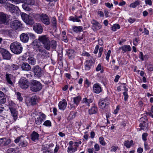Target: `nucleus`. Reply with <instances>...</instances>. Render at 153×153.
<instances>
[{"mask_svg":"<svg viewBox=\"0 0 153 153\" xmlns=\"http://www.w3.org/2000/svg\"><path fill=\"white\" fill-rule=\"evenodd\" d=\"M100 142L103 146H105V143L104 140V138L102 137H101L99 138Z\"/></svg>","mask_w":153,"mask_h":153,"instance_id":"nucleus-50","label":"nucleus"},{"mask_svg":"<svg viewBox=\"0 0 153 153\" xmlns=\"http://www.w3.org/2000/svg\"><path fill=\"white\" fill-rule=\"evenodd\" d=\"M46 116L43 113H41L38 117L35 118V123L37 125H39L45 119Z\"/></svg>","mask_w":153,"mask_h":153,"instance_id":"nucleus-11","label":"nucleus"},{"mask_svg":"<svg viewBox=\"0 0 153 153\" xmlns=\"http://www.w3.org/2000/svg\"><path fill=\"white\" fill-rule=\"evenodd\" d=\"M81 98L79 96H77L74 97L73 98V102L75 104L77 105L80 100H81Z\"/></svg>","mask_w":153,"mask_h":153,"instance_id":"nucleus-39","label":"nucleus"},{"mask_svg":"<svg viewBox=\"0 0 153 153\" xmlns=\"http://www.w3.org/2000/svg\"><path fill=\"white\" fill-rule=\"evenodd\" d=\"M6 20V14L2 12H0V24L5 23Z\"/></svg>","mask_w":153,"mask_h":153,"instance_id":"nucleus-22","label":"nucleus"},{"mask_svg":"<svg viewBox=\"0 0 153 153\" xmlns=\"http://www.w3.org/2000/svg\"><path fill=\"white\" fill-rule=\"evenodd\" d=\"M6 76L7 83L11 85H13V83L11 80L13 77V76L10 74H6Z\"/></svg>","mask_w":153,"mask_h":153,"instance_id":"nucleus-27","label":"nucleus"},{"mask_svg":"<svg viewBox=\"0 0 153 153\" xmlns=\"http://www.w3.org/2000/svg\"><path fill=\"white\" fill-rule=\"evenodd\" d=\"M19 84L20 87L22 89H26L28 88L29 85V82L26 78L22 77L19 80Z\"/></svg>","mask_w":153,"mask_h":153,"instance_id":"nucleus-8","label":"nucleus"},{"mask_svg":"<svg viewBox=\"0 0 153 153\" xmlns=\"http://www.w3.org/2000/svg\"><path fill=\"white\" fill-rule=\"evenodd\" d=\"M93 101V99L91 98L87 99V98H84L83 99L82 102L85 104L89 106L90 104Z\"/></svg>","mask_w":153,"mask_h":153,"instance_id":"nucleus-30","label":"nucleus"},{"mask_svg":"<svg viewBox=\"0 0 153 153\" xmlns=\"http://www.w3.org/2000/svg\"><path fill=\"white\" fill-rule=\"evenodd\" d=\"M24 4L22 5L23 8L25 10L29 11L31 10L28 5H33L35 4L34 0H21Z\"/></svg>","mask_w":153,"mask_h":153,"instance_id":"nucleus-5","label":"nucleus"},{"mask_svg":"<svg viewBox=\"0 0 153 153\" xmlns=\"http://www.w3.org/2000/svg\"><path fill=\"white\" fill-rule=\"evenodd\" d=\"M21 68L22 70L25 71H29L31 69V66L27 63H23L21 65Z\"/></svg>","mask_w":153,"mask_h":153,"instance_id":"nucleus-23","label":"nucleus"},{"mask_svg":"<svg viewBox=\"0 0 153 153\" xmlns=\"http://www.w3.org/2000/svg\"><path fill=\"white\" fill-rule=\"evenodd\" d=\"M146 121L147 118L146 117H142L140 118V123L139 126L141 127V129L143 130L145 129V128H147L146 123Z\"/></svg>","mask_w":153,"mask_h":153,"instance_id":"nucleus-15","label":"nucleus"},{"mask_svg":"<svg viewBox=\"0 0 153 153\" xmlns=\"http://www.w3.org/2000/svg\"><path fill=\"white\" fill-rule=\"evenodd\" d=\"M67 105V102L65 100L60 101L58 104L59 109L64 110L65 108Z\"/></svg>","mask_w":153,"mask_h":153,"instance_id":"nucleus-21","label":"nucleus"},{"mask_svg":"<svg viewBox=\"0 0 153 153\" xmlns=\"http://www.w3.org/2000/svg\"><path fill=\"white\" fill-rule=\"evenodd\" d=\"M73 30L74 32L77 33L83 31L82 27V26H74L73 27Z\"/></svg>","mask_w":153,"mask_h":153,"instance_id":"nucleus-32","label":"nucleus"},{"mask_svg":"<svg viewBox=\"0 0 153 153\" xmlns=\"http://www.w3.org/2000/svg\"><path fill=\"white\" fill-rule=\"evenodd\" d=\"M30 89L33 92H37L41 90L42 88V84L39 82L35 80L31 81Z\"/></svg>","mask_w":153,"mask_h":153,"instance_id":"nucleus-3","label":"nucleus"},{"mask_svg":"<svg viewBox=\"0 0 153 153\" xmlns=\"http://www.w3.org/2000/svg\"><path fill=\"white\" fill-rule=\"evenodd\" d=\"M41 21L44 24L49 25L50 24L48 16L46 14H42L40 16Z\"/></svg>","mask_w":153,"mask_h":153,"instance_id":"nucleus-14","label":"nucleus"},{"mask_svg":"<svg viewBox=\"0 0 153 153\" xmlns=\"http://www.w3.org/2000/svg\"><path fill=\"white\" fill-rule=\"evenodd\" d=\"M100 100L107 105H108L110 104L111 102L110 98L108 97H106L105 98L101 99Z\"/></svg>","mask_w":153,"mask_h":153,"instance_id":"nucleus-38","label":"nucleus"},{"mask_svg":"<svg viewBox=\"0 0 153 153\" xmlns=\"http://www.w3.org/2000/svg\"><path fill=\"white\" fill-rule=\"evenodd\" d=\"M147 68L149 71H153V65L151 64H149L147 66Z\"/></svg>","mask_w":153,"mask_h":153,"instance_id":"nucleus-54","label":"nucleus"},{"mask_svg":"<svg viewBox=\"0 0 153 153\" xmlns=\"http://www.w3.org/2000/svg\"><path fill=\"white\" fill-rule=\"evenodd\" d=\"M0 52L1 54L3 59L10 60L11 57V54L6 49L3 48H0Z\"/></svg>","mask_w":153,"mask_h":153,"instance_id":"nucleus-9","label":"nucleus"},{"mask_svg":"<svg viewBox=\"0 0 153 153\" xmlns=\"http://www.w3.org/2000/svg\"><path fill=\"white\" fill-rule=\"evenodd\" d=\"M9 10L12 13H16V8L17 7H16L15 5H13L12 4H10L8 7Z\"/></svg>","mask_w":153,"mask_h":153,"instance_id":"nucleus-36","label":"nucleus"},{"mask_svg":"<svg viewBox=\"0 0 153 153\" xmlns=\"http://www.w3.org/2000/svg\"><path fill=\"white\" fill-rule=\"evenodd\" d=\"M91 22L92 25V29L94 31L98 30L101 28V25L96 20L93 19Z\"/></svg>","mask_w":153,"mask_h":153,"instance_id":"nucleus-10","label":"nucleus"},{"mask_svg":"<svg viewBox=\"0 0 153 153\" xmlns=\"http://www.w3.org/2000/svg\"><path fill=\"white\" fill-rule=\"evenodd\" d=\"M105 5L109 8H111V7H112L113 6L112 4H110L109 2L105 3Z\"/></svg>","mask_w":153,"mask_h":153,"instance_id":"nucleus-58","label":"nucleus"},{"mask_svg":"<svg viewBox=\"0 0 153 153\" xmlns=\"http://www.w3.org/2000/svg\"><path fill=\"white\" fill-rule=\"evenodd\" d=\"M20 38L21 40L24 43L27 42L29 39L28 34L26 33H23L20 35Z\"/></svg>","mask_w":153,"mask_h":153,"instance_id":"nucleus-20","label":"nucleus"},{"mask_svg":"<svg viewBox=\"0 0 153 153\" xmlns=\"http://www.w3.org/2000/svg\"><path fill=\"white\" fill-rule=\"evenodd\" d=\"M148 135V134L146 133H144L142 135V139L144 142H146L147 140V137Z\"/></svg>","mask_w":153,"mask_h":153,"instance_id":"nucleus-49","label":"nucleus"},{"mask_svg":"<svg viewBox=\"0 0 153 153\" xmlns=\"http://www.w3.org/2000/svg\"><path fill=\"white\" fill-rule=\"evenodd\" d=\"M118 148L117 146H113L111 147V151L115 152Z\"/></svg>","mask_w":153,"mask_h":153,"instance_id":"nucleus-64","label":"nucleus"},{"mask_svg":"<svg viewBox=\"0 0 153 153\" xmlns=\"http://www.w3.org/2000/svg\"><path fill=\"white\" fill-rule=\"evenodd\" d=\"M82 142L81 141H79L78 142H74V146L77 147H79V144H81Z\"/></svg>","mask_w":153,"mask_h":153,"instance_id":"nucleus-61","label":"nucleus"},{"mask_svg":"<svg viewBox=\"0 0 153 153\" xmlns=\"http://www.w3.org/2000/svg\"><path fill=\"white\" fill-rule=\"evenodd\" d=\"M140 1L139 0H136L134 2L131 3L129 6L130 7L135 8L140 4Z\"/></svg>","mask_w":153,"mask_h":153,"instance_id":"nucleus-35","label":"nucleus"},{"mask_svg":"<svg viewBox=\"0 0 153 153\" xmlns=\"http://www.w3.org/2000/svg\"><path fill=\"white\" fill-rule=\"evenodd\" d=\"M51 23L52 25L55 28L56 27V18L53 17L51 19Z\"/></svg>","mask_w":153,"mask_h":153,"instance_id":"nucleus-46","label":"nucleus"},{"mask_svg":"<svg viewBox=\"0 0 153 153\" xmlns=\"http://www.w3.org/2000/svg\"><path fill=\"white\" fill-rule=\"evenodd\" d=\"M14 150L13 149L10 148L8 149L7 150V153H14Z\"/></svg>","mask_w":153,"mask_h":153,"instance_id":"nucleus-63","label":"nucleus"},{"mask_svg":"<svg viewBox=\"0 0 153 153\" xmlns=\"http://www.w3.org/2000/svg\"><path fill=\"white\" fill-rule=\"evenodd\" d=\"M124 146L127 148H130L131 146L133 144V141L132 140L130 141L128 140L125 141L124 142Z\"/></svg>","mask_w":153,"mask_h":153,"instance_id":"nucleus-33","label":"nucleus"},{"mask_svg":"<svg viewBox=\"0 0 153 153\" xmlns=\"http://www.w3.org/2000/svg\"><path fill=\"white\" fill-rule=\"evenodd\" d=\"M6 101L5 94L2 91H0V103L4 104Z\"/></svg>","mask_w":153,"mask_h":153,"instance_id":"nucleus-29","label":"nucleus"},{"mask_svg":"<svg viewBox=\"0 0 153 153\" xmlns=\"http://www.w3.org/2000/svg\"><path fill=\"white\" fill-rule=\"evenodd\" d=\"M10 48L12 52L17 54L20 53L23 49L21 44L17 42L12 43L10 45Z\"/></svg>","mask_w":153,"mask_h":153,"instance_id":"nucleus-2","label":"nucleus"},{"mask_svg":"<svg viewBox=\"0 0 153 153\" xmlns=\"http://www.w3.org/2000/svg\"><path fill=\"white\" fill-rule=\"evenodd\" d=\"M37 102H38L37 97L36 96H34L32 97L30 100H26V103L27 106H30L31 105H36Z\"/></svg>","mask_w":153,"mask_h":153,"instance_id":"nucleus-12","label":"nucleus"},{"mask_svg":"<svg viewBox=\"0 0 153 153\" xmlns=\"http://www.w3.org/2000/svg\"><path fill=\"white\" fill-rule=\"evenodd\" d=\"M29 36L31 39H34L35 38V36L34 35L31 33H28V36Z\"/></svg>","mask_w":153,"mask_h":153,"instance_id":"nucleus-60","label":"nucleus"},{"mask_svg":"<svg viewBox=\"0 0 153 153\" xmlns=\"http://www.w3.org/2000/svg\"><path fill=\"white\" fill-rule=\"evenodd\" d=\"M10 25L11 27L15 30L21 29L22 27V25L21 22L17 20L11 22Z\"/></svg>","mask_w":153,"mask_h":153,"instance_id":"nucleus-7","label":"nucleus"},{"mask_svg":"<svg viewBox=\"0 0 153 153\" xmlns=\"http://www.w3.org/2000/svg\"><path fill=\"white\" fill-rule=\"evenodd\" d=\"M16 96L17 99L20 102L22 101L23 99L20 92H18L16 93Z\"/></svg>","mask_w":153,"mask_h":153,"instance_id":"nucleus-47","label":"nucleus"},{"mask_svg":"<svg viewBox=\"0 0 153 153\" xmlns=\"http://www.w3.org/2000/svg\"><path fill=\"white\" fill-rule=\"evenodd\" d=\"M82 18V15H81L79 16L78 17L76 15H75L74 16H71L69 17V20L73 22H80L81 20L80 19Z\"/></svg>","mask_w":153,"mask_h":153,"instance_id":"nucleus-24","label":"nucleus"},{"mask_svg":"<svg viewBox=\"0 0 153 153\" xmlns=\"http://www.w3.org/2000/svg\"><path fill=\"white\" fill-rule=\"evenodd\" d=\"M18 112H15V113L11 114V116L13 118V119H12V120L10 121L9 123H10L11 124L12 123L16 121L18 118Z\"/></svg>","mask_w":153,"mask_h":153,"instance_id":"nucleus-34","label":"nucleus"},{"mask_svg":"<svg viewBox=\"0 0 153 153\" xmlns=\"http://www.w3.org/2000/svg\"><path fill=\"white\" fill-rule=\"evenodd\" d=\"M33 29L37 33L40 34L43 31V28L39 23H36L33 26Z\"/></svg>","mask_w":153,"mask_h":153,"instance_id":"nucleus-13","label":"nucleus"},{"mask_svg":"<svg viewBox=\"0 0 153 153\" xmlns=\"http://www.w3.org/2000/svg\"><path fill=\"white\" fill-rule=\"evenodd\" d=\"M145 2L146 4L151 6L152 4V2L151 0H145Z\"/></svg>","mask_w":153,"mask_h":153,"instance_id":"nucleus-56","label":"nucleus"},{"mask_svg":"<svg viewBox=\"0 0 153 153\" xmlns=\"http://www.w3.org/2000/svg\"><path fill=\"white\" fill-rule=\"evenodd\" d=\"M51 122L50 120H46L45 121L43 125L45 126H51Z\"/></svg>","mask_w":153,"mask_h":153,"instance_id":"nucleus-48","label":"nucleus"},{"mask_svg":"<svg viewBox=\"0 0 153 153\" xmlns=\"http://www.w3.org/2000/svg\"><path fill=\"white\" fill-rule=\"evenodd\" d=\"M28 62L32 65H34L36 63V59L33 56H29L27 59Z\"/></svg>","mask_w":153,"mask_h":153,"instance_id":"nucleus-31","label":"nucleus"},{"mask_svg":"<svg viewBox=\"0 0 153 153\" xmlns=\"http://www.w3.org/2000/svg\"><path fill=\"white\" fill-rule=\"evenodd\" d=\"M93 91L96 94H99L102 91L101 87L98 83L94 84L93 86Z\"/></svg>","mask_w":153,"mask_h":153,"instance_id":"nucleus-18","label":"nucleus"},{"mask_svg":"<svg viewBox=\"0 0 153 153\" xmlns=\"http://www.w3.org/2000/svg\"><path fill=\"white\" fill-rule=\"evenodd\" d=\"M123 94L124 97V100L125 101H127L128 97V96L127 93V92H123Z\"/></svg>","mask_w":153,"mask_h":153,"instance_id":"nucleus-51","label":"nucleus"},{"mask_svg":"<svg viewBox=\"0 0 153 153\" xmlns=\"http://www.w3.org/2000/svg\"><path fill=\"white\" fill-rule=\"evenodd\" d=\"M39 137V134L36 132L33 131L31 134V139L33 141H35L38 139Z\"/></svg>","mask_w":153,"mask_h":153,"instance_id":"nucleus-26","label":"nucleus"},{"mask_svg":"<svg viewBox=\"0 0 153 153\" xmlns=\"http://www.w3.org/2000/svg\"><path fill=\"white\" fill-rule=\"evenodd\" d=\"M144 57L145 56H143V53L142 52H140L139 55V57L140 58V59L142 60L143 61L144 60Z\"/></svg>","mask_w":153,"mask_h":153,"instance_id":"nucleus-57","label":"nucleus"},{"mask_svg":"<svg viewBox=\"0 0 153 153\" xmlns=\"http://www.w3.org/2000/svg\"><path fill=\"white\" fill-rule=\"evenodd\" d=\"M11 142L10 139H6L5 138H0V145L1 146H7Z\"/></svg>","mask_w":153,"mask_h":153,"instance_id":"nucleus-19","label":"nucleus"},{"mask_svg":"<svg viewBox=\"0 0 153 153\" xmlns=\"http://www.w3.org/2000/svg\"><path fill=\"white\" fill-rule=\"evenodd\" d=\"M8 103L10 110L15 108V104L12 101L8 100Z\"/></svg>","mask_w":153,"mask_h":153,"instance_id":"nucleus-40","label":"nucleus"},{"mask_svg":"<svg viewBox=\"0 0 153 153\" xmlns=\"http://www.w3.org/2000/svg\"><path fill=\"white\" fill-rule=\"evenodd\" d=\"M111 51L110 50H108L106 56V59L107 60H109V58L111 53Z\"/></svg>","mask_w":153,"mask_h":153,"instance_id":"nucleus-53","label":"nucleus"},{"mask_svg":"<svg viewBox=\"0 0 153 153\" xmlns=\"http://www.w3.org/2000/svg\"><path fill=\"white\" fill-rule=\"evenodd\" d=\"M120 28V26L118 24H115L111 27V30L114 31H115L117 30V29H119Z\"/></svg>","mask_w":153,"mask_h":153,"instance_id":"nucleus-45","label":"nucleus"},{"mask_svg":"<svg viewBox=\"0 0 153 153\" xmlns=\"http://www.w3.org/2000/svg\"><path fill=\"white\" fill-rule=\"evenodd\" d=\"M94 62L95 61L93 59L86 60L84 63L85 70H89L91 68Z\"/></svg>","mask_w":153,"mask_h":153,"instance_id":"nucleus-16","label":"nucleus"},{"mask_svg":"<svg viewBox=\"0 0 153 153\" xmlns=\"http://www.w3.org/2000/svg\"><path fill=\"white\" fill-rule=\"evenodd\" d=\"M10 111L11 114H13L14 113H15V112H18V111L16 110V107L13 108L11 109H10Z\"/></svg>","mask_w":153,"mask_h":153,"instance_id":"nucleus-59","label":"nucleus"},{"mask_svg":"<svg viewBox=\"0 0 153 153\" xmlns=\"http://www.w3.org/2000/svg\"><path fill=\"white\" fill-rule=\"evenodd\" d=\"M121 48L122 50L124 52H126L127 51H130L131 50V47L128 45H124Z\"/></svg>","mask_w":153,"mask_h":153,"instance_id":"nucleus-37","label":"nucleus"},{"mask_svg":"<svg viewBox=\"0 0 153 153\" xmlns=\"http://www.w3.org/2000/svg\"><path fill=\"white\" fill-rule=\"evenodd\" d=\"M62 40L65 42H68V40L66 35V33L65 31H62Z\"/></svg>","mask_w":153,"mask_h":153,"instance_id":"nucleus-42","label":"nucleus"},{"mask_svg":"<svg viewBox=\"0 0 153 153\" xmlns=\"http://www.w3.org/2000/svg\"><path fill=\"white\" fill-rule=\"evenodd\" d=\"M101 66L100 64H99L98 65H97L96 68V71H100L101 70Z\"/></svg>","mask_w":153,"mask_h":153,"instance_id":"nucleus-62","label":"nucleus"},{"mask_svg":"<svg viewBox=\"0 0 153 153\" xmlns=\"http://www.w3.org/2000/svg\"><path fill=\"white\" fill-rule=\"evenodd\" d=\"M21 16L23 20L27 25H32L34 23V20L31 16L25 13H22Z\"/></svg>","mask_w":153,"mask_h":153,"instance_id":"nucleus-4","label":"nucleus"},{"mask_svg":"<svg viewBox=\"0 0 153 153\" xmlns=\"http://www.w3.org/2000/svg\"><path fill=\"white\" fill-rule=\"evenodd\" d=\"M32 70L34 76L39 78H40L43 75V71L38 65L34 66L32 68Z\"/></svg>","mask_w":153,"mask_h":153,"instance_id":"nucleus-6","label":"nucleus"},{"mask_svg":"<svg viewBox=\"0 0 153 153\" xmlns=\"http://www.w3.org/2000/svg\"><path fill=\"white\" fill-rule=\"evenodd\" d=\"M94 149L97 151H98L100 149V148L99 145L97 143L95 144L94 146Z\"/></svg>","mask_w":153,"mask_h":153,"instance_id":"nucleus-55","label":"nucleus"},{"mask_svg":"<svg viewBox=\"0 0 153 153\" xmlns=\"http://www.w3.org/2000/svg\"><path fill=\"white\" fill-rule=\"evenodd\" d=\"M66 55L68 57L69 59H74L75 56L76 52L72 49H68L66 51Z\"/></svg>","mask_w":153,"mask_h":153,"instance_id":"nucleus-17","label":"nucleus"},{"mask_svg":"<svg viewBox=\"0 0 153 153\" xmlns=\"http://www.w3.org/2000/svg\"><path fill=\"white\" fill-rule=\"evenodd\" d=\"M91 83L89 81L88 79L86 78L84 82V86L86 88H88L91 85Z\"/></svg>","mask_w":153,"mask_h":153,"instance_id":"nucleus-44","label":"nucleus"},{"mask_svg":"<svg viewBox=\"0 0 153 153\" xmlns=\"http://www.w3.org/2000/svg\"><path fill=\"white\" fill-rule=\"evenodd\" d=\"M28 143L26 140L21 141L19 143V146L21 147H25L27 146Z\"/></svg>","mask_w":153,"mask_h":153,"instance_id":"nucleus-41","label":"nucleus"},{"mask_svg":"<svg viewBox=\"0 0 153 153\" xmlns=\"http://www.w3.org/2000/svg\"><path fill=\"white\" fill-rule=\"evenodd\" d=\"M38 40L42 44V45L37 40H34L32 43V45L35 52L42 58H45L46 55L49 54L47 51L55 50L57 44L56 41L54 40H50L48 37L46 35L39 36Z\"/></svg>","mask_w":153,"mask_h":153,"instance_id":"nucleus-1","label":"nucleus"},{"mask_svg":"<svg viewBox=\"0 0 153 153\" xmlns=\"http://www.w3.org/2000/svg\"><path fill=\"white\" fill-rule=\"evenodd\" d=\"M103 51V48L101 47L100 48L99 50V52L98 53V57H100L101 56L102 54V52Z\"/></svg>","mask_w":153,"mask_h":153,"instance_id":"nucleus-52","label":"nucleus"},{"mask_svg":"<svg viewBox=\"0 0 153 153\" xmlns=\"http://www.w3.org/2000/svg\"><path fill=\"white\" fill-rule=\"evenodd\" d=\"M97 111L98 109L97 107L95 106H93L88 110V112L89 114L91 115L96 114Z\"/></svg>","mask_w":153,"mask_h":153,"instance_id":"nucleus-25","label":"nucleus"},{"mask_svg":"<svg viewBox=\"0 0 153 153\" xmlns=\"http://www.w3.org/2000/svg\"><path fill=\"white\" fill-rule=\"evenodd\" d=\"M9 70L13 71H16L19 68V66L16 64H12L11 65H8L7 66Z\"/></svg>","mask_w":153,"mask_h":153,"instance_id":"nucleus-28","label":"nucleus"},{"mask_svg":"<svg viewBox=\"0 0 153 153\" xmlns=\"http://www.w3.org/2000/svg\"><path fill=\"white\" fill-rule=\"evenodd\" d=\"M99 106L100 108L102 109L105 108L107 105L100 100L99 102Z\"/></svg>","mask_w":153,"mask_h":153,"instance_id":"nucleus-43","label":"nucleus"}]
</instances>
